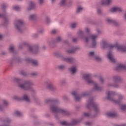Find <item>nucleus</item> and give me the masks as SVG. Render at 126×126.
I'll return each mask as SVG.
<instances>
[{"mask_svg":"<svg viewBox=\"0 0 126 126\" xmlns=\"http://www.w3.org/2000/svg\"><path fill=\"white\" fill-rule=\"evenodd\" d=\"M1 55H2V56H6V55H7V52L5 51H2L1 52Z\"/></svg>","mask_w":126,"mask_h":126,"instance_id":"nucleus-60","label":"nucleus"},{"mask_svg":"<svg viewBox=\"0 0 126 126\" xmlns=\"http://www.w3.org/2000/svg\"><path fill=\"white\" fill-rule=\"evenodd\" d=\"M45 21L47 24H50L51 23V19H50V17H49V16H45Z\"/></svg>","mask_w":126,"mask_h":126,"instance_id":"nucleus-43","label":"nucleus"},{"mask_svg":"<svg viewBox=\"0 0 126 126\" xmlns=\"http://www.w3.org/2000/svg\"><path fill=\"white\" fill-rule=\"evenodd\" d=\"M3 104L4 106H8V102L6 100H3Z\"/></svg>","mask_w":126,"mask_h":126,"instance_id":"nucleus-56","label":"nucleus"},{"mask_svg":"<svg viewBox=\"0 0 126 126\" xmlns=\"http://www.w3.org/2000/svg\"><path fill=\"white\" fill-rule=\"evenodd\" d=\"M77 35L82 40H84L85 43H86L87 44H88V43H89V37H88V36H84V32L82 31L79 30L77 32Z\"/></svg>","mask_w":126,"mask_h":126,"instance_id":"nucleus-12","label":"nucleus"},{"mask_svg":"<svg viewBox=\"0 0 126 126\" xmlns=\"http://www.w3.org/2000/svg\"><path fill=\"white\" fill-rule=\"evenodd\" d=\"M14 9H15V10L18 11L20 9V7L19 6H14Z\"/></svg>","mask_w":126,"mask_h":126,"instance_id":"nucleus-55","label":"nucleus"},{"mask_svg":"<svg viewBox=\"0 0 126 126\" xmlns=\"http://www.w3.org/2000/svg\"><path fill=\"white\" fill-rule=\"evenodd\" d=\"M20 74L21 75H22L23 76H27V73H26L24 71H21L20 72Z\"/></svg>","mask_w":126,"mask_h":126,"instance_id":"nucleus-49","label":"nucleus"},{"mask_svg":"<svg viewBox=\"0 0 126 126\" xmlns=\"http://www.w3.org/2000/svg\"><path fill=\"white\" fill-rule=\"evenodd\" d=\"M79 123V121H78L77 120H73L71 121V122H69L70 126L77 125V124H78Z\"/></svg>","mask_w":126,"mask_h":126,"instance_id":"nucleus-34","label":"nucleus"},{"mask_svg":"<svg viewBox=\"0 0 126 126\" xmlns=\"http://www.w3.org/2000/svg\"><path fill=\"white\" fill-rule=\"evenodd\" d=\"M24 46H28V43H27L26 42H23L21 43L19 45V49H22V48L24 47Z\"/></svg>","mask_w":126,"mask_h":126,"instance_id":"nucleus-39","label":"nucleus"},{"mask_svg":"<svg viewBox=\"0 0 126 126\" xmlns=\"http://www.w3.org/2000/svg\"><path fill=\"white\" fill-rule=\"evenodd\" d=\"M88 55L90 58H93V59L96 56V54H95L94 51L89 52Z\"/></svg>","mask_w":126,"mask_h":126,"instance_id":"nucleus-35","label":"nucleus"},{"mask_svg":"<svg viewBox=\"0 0 126 126\" xmlns=\"http://www.w3.org/2000/svg\"><path fill=\"white\" fill-rule=\"evenodd\" d=\"M38 15L37 14H31L29 16V20L30 21H35Z\"/></svg>","mask_w":126,"mask_h":126,"instance_id":"nucleus-24","label":"nucleus"},{"mask_svg":"<svg viewBox=\"0 0 126 126\" xmlns=\"http://www.w3.org/2000/svg\"><path fill=\"white\" fill-rule=\"evenodd\" d=\"M0 17H2L3 20H4V23L5 24L9 21V19H8V16L6 15V14L3 13V12H2V14H0Z\"/></svg>","mask_w":126,"mask_h":126,"instance_id":"nucleus-22","label":"nucleus"},{"mask_svg":"<svg viewBox=\"0 0 126 126\" xmlns=\"http://www.w3.org/2000/svg\"><path fill=\"white\" fill-rule=\"evenodd\" d=\"M30 6L32 8V9H34L36 7V4L33 1H31L30 2Z\"/></svg>","mask_w":126,"mask_h":126,"instance_id":"nucleus-46","label":"nucleus"},{"mask_svg":"<svg viewBox=\"0 0 126 126\" xmlns=\"http://www.w3.org/2000/svg\"><path fill=\"white\" fill-rule=\"evenodd\" d=\"M14 115L17 117H21V116H22V113L19 111H16L14 112Z\"/></svg>","mask_w":126,"mask_h":126,"instance_id":"nucleus-41","label":"nucleus"},{"mask_svg":"<svg viewBox=\"0 0 126 126\" xmlns=\"http://www.w3.org/2000/svg\"><path fill=\"white\" fill-rule=\"evenodd\" d=\"M123 9L120 7H114L109 10V12L114 13L115 12H122Z\"/></svg>","mask_w":126,"mask_h":126,"instance_id":"nucleus-18","label":"nucleus"},{"mask_svg":"<svg viewBox=\"0 0 126 126\" xmlns=\"http://www.w3.org/2000/svg\"><path fill=\"white\" fill-rule=\"evenodd\" d=\"M32 8L29 5V7L27 8V10L28 11H30L31 10H32Z\"/></svg>","mask_w":126,"mask_h":126,"instance_id":"nucleus-61","label":"nucleus"},{"mask_svg":"<svg viewBox=\"0 0 126 126\" xmlns=\"http://www.w3.org/2000/svg\"><path fill=\"white\" fill-rule=\"evenodd\" d=\"M97 13L98 15H102V10L101 9H98L97 10Z\"/></svg>","mask_w":126,"mask_h":126,"instance_id":"nucleus-53","label":"nucleus"},{"mask_svg":"<svg viewBox=\"0 0 126 126\" xmlns=\"http://www.w3.org/2000/svg\"><path fill=\"white\" fill-rule=\"evenodd\" d=\"M32 37L33 38H38V37H39V34L38 33H34L32 35Z\"/></svg>","mask_w":126,"mask_h":126,"instance_id":"nucleus-59","label":"nucleus"},{"mask_svg":"<svg viewBox=\"0 0 126 126\" xmlns=\"http://www.w3.org/2000/svg\"><path fill=\"white\" fill-rule=\"evenodd\" d=\"M22 100L25 102H27V103H30V102H31L30 96L29 95V94L27 93H25L23 94Z\"/></svg>","mask_w":126,"mask_h":126,"instance_id":"nucleus-17","label":"nucleus"},{"mask_svg":"<svg viewBox=\"0 0 126 126\" xmlns=\"http://www.w3.org/2000/svg\"><path fill=\"white\" fill-rule=\"evenodd\" d=\"M55 41V43H60L61 41H62V37L60 36L56 37V39H54Z\"/></svg>","mask_w":126,"mask_h":126,"instance_id":"nucleus-44","label":"nucleus"},{"mask_svg":"<svg viewBox=\"0 0 126 126\" xmlns=\"http://www.w3.org/2000/svg\"><path fill=\"white\" fill-rule=\"evenodd\" d=\"M52 102L59 103H60V100H59V99L53 98H47L44 100V103L45 104H48V103H52Z\"/></svg>","mask_w":126,"mask_h":126,"instance_id":"nucleus-15","label":"nucleus"},{"mask_svg":"<svg viewBox=\"0 0 126 126\" xmlns=\"http://www.w3.org/2000/svg\"><path fill=\"white\" fill-rule=\"evenodd\" d=\"M37 32L38 33H40V34H43V33L45 32V29H44L43 28H39L37 30Z\"/></svg>","mask_w":126,"mask_h":126,"instance_id":"nucleus-45","label":"nucleus"},{"mask_svg":"<svg viewBox=\"0 0 126 126\" xmlns=\"http://www.w3.org/2000/svg\"><path fill=\"white\" fill-rule=\"evenodd\" d=\"M54 55L56 56V57H57V58H59L61 61L67 63H75L77 62L75 58L71 57H65L64 56H63L62 54L59 52H55Z\"/></svg>","mask_w":126,"mask_h":126,"instance_id":"nucleus-6","label":"nucleus"},{"mask_svg":"<svg viewBox=\"0 0 126 126\" xmlns=\"http://www.w3.org/2000/svg\"><path fill=\"white\" fill-rule=\"evenodd\" d=\"M63 100H67V96L66 95H64L63 96Z\"/></svg>","mask_w":126,"mask_h":126,"instance_id":"nucleus-64","label":"nucleus"},{"mask_svg":"<svg viewBox=\"0 0 126 126\" xmlns=\"http://www.w3.org/2000/svg\"><path fill=\"white\" fill-rule=\"evenodd\" d=\"M120 109L122 112L126 111V104H121L120 105Z\"/></svg>","mask_w":126,"mask_h":126,"instance_id":"nucleus-36","label":"nucleus"},{"mask_svg":"<svg viewBox=\"0 0 126 126\" xmlns=\"http://www.w3.org/2000/svg\"><path fill=\"white\" fill-rule=\"evenodd\" d=\"M0 7L3 10V13L6 14V7H7V4L5 3H3L0 5Z\"/></svg>","mask_w":126,"mask_h":126,"instance_id":"nucleus-29","label":"nucleus"},{"mask_svg":"<svg viewBox=\"0 0 126 126\" xmlns=\"http://www.w3.org/2000/svg\"><path fill=\"white\" fill-rule=\"evenodd\" d=\"M106 116L108 118H117V112H110L106 113Z\"/></svg>","mask_w":126,"mask_h":126,"instance_id":"nucleus-25","label":"nucleus"},{"mask_svg":"<svg viewBox=\"0 0 126 126\" xmlns=\"http://www.w3.org/2000/svg\"><path fill=\"white\" fill-rule=\"evenodd\" d=\"M3 123L5 124H9L10 123H11V120H10L9 118H5L3 120Z\"/></svg>","mask_w":126,"mask_h":126,"instance_id":"nucleus-47","label":"nucleus"},{"mask_svg":"<svg viewBox=\"0 0 126 126\" xmlns=\"http://www.w3.org/2000/svg\"><path fill=\"white\" fill-rule=\"evenodd\" d=\"M24 24V22L21 19H16L14 22V27L19 33H22L23 32L22 26H23Z\"/></svg>","mask_w":126,"mask_h":126,"instance_id":"nucleus-8","label":"nucleus"},{"mask_svg":"<svg viewBox=\"0 0 126 126\" xmlns=\"http://www.w3.org/2000/svg\"><path fill=\"white\" fill-rule=\"evenodd\" d=\"M96 62H101L102 61V58L99 56L95 55L94 58Z\"/></svg>","mask_w":126,"mask_h":126,"instance_id":"nucleus-40","label":"nucleus"},{"mask_svg":"<svg viewBox=\"0 0 126 126\" xmlns=\"http://www.w3.org/2000/svg\"><path fill=\"white\" fill-rule=\"evenodd\" d=\"M109 49H114V48H116L117 49L118 51H120V52H126V47L119 44L109 45Z\"/></svg>","mask_w":126,"mask_h":126,"instance_id":"nucleus-10","label":"nucleus"},{"mask_svg":"<svg viewBox=\"0 0 126 126\" xmlns=\"http://www.w3.org/2000/svg\"><path fill=\"white\" fill-rule=\"evenodd\" d=\"M60 103H52L50 105L49 109L52 113L54 114H57V113H60L62 114L63 116H67L70 115L69 112L66 109L60 107L58 106V105H60Z\"/></svg>","mask_w":126,"mask_h":126,"instance_id":"nucleus-3","label":"nucleus"},{"mask_svg":"<svg viewBox=\"0 0 126 126\" xmlns=\"http://www.w3.org/2000/svg\"><path fill=\"white\" fill-rule=\"evenodd\" d=\"M100 46L103 49H105V48L108 47V41H107L106 39L101 40Z\"/></svg>","mask_w":126,"mask_h":126,"instance_id":"nucleus-27","label":"nucleus"},{"mask_svg":"<svg viewBox=\"0 0 126 126\" xmlns=\"http://www.w3.org/2000/svg\"><path fill=\"white\" fill-rule=\"evenodd\" d=\"M39 46L38 45H35L33 46H29L28 47V50L31 54L32 55H38L39 54Z\"/></svg>","mask_w":126,"mask_h":126,"instance_id":"nucleus-9","label":"nucleus"},{"mask_svg":"<svg viewBox=\"0 0 126 126\" xmlns=\"http://www.w3.org/2000/svg\"><path fill=\"white\" fill-rule=\"evenodd\" d=\"M31 75L32 77H36V76H38V73L37 72H32L31 73Z\"/></svg>","mask_w":126,"mask_h":126,"instance_id":"nucleus-50","label":"nucleus"},{"mask_svg":"<svg viewBox=\"0 0 126 126\" xmlns=\"http://www.w3.org/2000/svg\"><path fill=\"white\" fill-rule=\"evenodd\" d=\"M61 83L62 85L65 84V83H66V80L65 79H63L61 81Z\"/></svg>","mask_w":126,"mask_h":126,"instance_id":"nucleus-54","label":"nucleus"},{"mask_svg":"<svg viewBox=\"0 0 126 126\" xmlns=\"http://www.w3.org/2000/svg\"><path fill=\"white\" fill-rule=\"evenodd\" d=\"M115 95H118L119 98L117 100L114 99L113 96H115ZM106 96L108 100L113 102V103H115V104H121L122 100L125 99V96L124 95L121 94H118L116 92L114 91H107L106 92Z\"/></svg>","mask_w":126,"mask_h":126,"instance_id":"nucleus-5","label":"nucleus"},{"mask_svg":"<svg viewBox=\"0 0 126 126\" xmlns=\"http://www.w3.org/2000/svg\"><path fill=\"white\" fill-rule=\"evenodd\" d=\"M48 44L50 47L53 48V47H55V44L56 43L55 39H51L48 42Z\"/></svg>","mask_w":126,"mask_h":126,"instance_id":"nucleus-31","label":"nucleus"},{"mask_svg":"<svg viewBox=\"0 0 126 126\" xmlns=\"http://www.w3.org/2000/svg\"><path fill=\"white\" fill-rule=\"evenodd\" d=\"M46 84V87L48 89L51 90V91H56L57 87L54 86V85L52 84V82L50 80H47L45 82Z\"/></svg>","mask_w":126,"mask_h":126,"instance_id":"nucleus-13","label":"nucleus"},{"mask_svg":"<svg viewBox=\"0 0 126 126\" xmlns=\"http://www.w3.org/2000/svg\"><path fill=\"white\" fill-rule=\"evenodd\" d=\"M78 24L77 23H72L71 24L70 27L71 29H75L77 27Z\"/></svg>","mask_w":126,"mask_h":126,"instance_id":"nucleus-38","label":"nucleus"},{"mask_svg":"<svg viewBox=\"0 0 126 126\" xmlns=\"http://www.w3.org/2000/svg\"><path fill=\"white\" fill-rule=\"evenodd\" d=\"M68 70L71 72V74H75L76 73V66H73L72 67H70L68 68Z\"/></svg>","mask_w":126,"mask_h":126,"instance_id":"nucleus-28","label":"nucleus"},{"mask_svg":"<svg viewBox=\"0 0 126 126\" xmlns=\"http://www.w3.org/2000/svg\"><path fill=\"white\" fill-rule=\"evenodd\" d=\"M45 125L46 126H55V124L53 123L45 122Z\"/></svg>","mask_w":126,"mask_h":126,"instance_id":"nucleus-52","label":"nucleus"},{"mask_svg":"<svg viewBox=\"0 0 126 126\" xmlns=\"http://www.w3.org/2000/svg\"><path fill=\"white\" fill-rule=\"evenodd\" d=\"M83 9H84V8L82 6H78L77 7L76 13L77 14L81 13L83 11Z\"/></svg>","mask_w":126,"mask_h":126,"instance_id":"nucleus-30","label":"nucleus"},{"mask_svg":"<svg viewBox=\"0 0 126 126\" xmlns=\"http://www.w3.org/2000/svg\"><path fill=\"white\" fill-rule=\"evenodd\" d=\"M106 21L108 24H113L115 26H118L119 25V23L117 21L112 19H106Z\"/></svg>","mask_w":126,"mask_h":126,"instance_id":"nucleus-21","label":"nucleus"},{"mask_svg":"<svg viewBox=\"0 0 126 126\" xmlns=\"http://www.w3.org/2000/svg\"><path fill=\"white\" fill-rule=\"evenodd\" d=\"M13 81L16 83V86L19 89L24 90V91H28V90H30L32 93H36V91L32 88V86H34V83L31 80H26L23 81L22 79L14 78Z\"/></svg>","mask_w":126,"mask_h":126,"instance_id":"nucleus-2","label":"nucleus"},{"mask_svg":"<svg viewBox=\"0 0 126 126\" xmlns=\"http://www.w3.org/2000/svg\"><path fill=\"white\" fill-rule=\"evenodd\" d=\"M108 87H114V88H120V85L118 83H108L107 84Z\"/></svg>","mask_w":126,"mask_h":126,"instance_id":"nucleus-23","label":"nucleus"},{"mask_svg":"<svg viewBox=\"0 0 126 126\" xmlns=\"http://www.w3.org/2000/svg\"><path fill=\"white\" fill-rule=\"evenodd\" d=\"M86 108H87L89 111H91V109H93V114L87 112H84L83 113V116L85 118H95V117H97L98 114L100 113L99 104L94 102V98L93 97H90L89 99L86 104Z\"/></svg>","mask_w":126,"mask_h":126,"instance_id":"nucleus-1","label":"nucleus"},{"mask_svg":"<svg viewBox=\"0 0 126 126\" xmlns=\"http://www.w3.org/2000/svg\"><path fill=\"white\" fill-rule=\"evenodd\" d=\"M97 38H98V35L92 34L90 36V39L91 41V46L92 48H96L97 46Z\"/></svg>","mask_w":126,"mask_h":126,"instance_id":"nucleus-11","label":"nucleus"},{"mask_svg":"<svg viewBox=\"0 0 126 126\" xmlns=\"http://www.w3.org/2000/svg\"><path fill=\"white\" fill-rule=\"evenodd\" d=\"M57 68L59 70H64L66 68V65L65 64H60L57 66Z\"/></svg>","mask_w":126,"mask_h":126,"instance_id":"nucleus-32","label":"nucleus"},{"mask_svg":"<svg viewBox=\"0 0 126 126\" xmlns=\"http://www.w3.org/2000/svg\"><path fill=\"white\" fill-rule=\"evenodd\" d=\"M55 118L56 120H60V116H59L58 114L55 113Z\"/></svg>","mask_w":126,"mask_h":126,"instance_id":"nucleus-57","label":"nucleus"},{"mask_svg":"<svg viewBox=\"0 0 126 126\" xmlns=\"http://www.w3.org/2000/svg\"><path fill=\"white\" fill-rule=\"evenodd\" d=\"M61 124L62 125V126H70L69 122H66V121H63L61 122Z\"/></svg>","mask_w":126,"mask_h":126,"instance_id":"nucleus-42","label":"nucleus"},{"mask_svg":"<svg viewBox=\"0 0 126 126\" xmlns=\"http://www.w3.org/2000/svg\"><path fill=\"white\" fill-rule=\"evenodd\" d=\"M8 51L10 53H12V54H13L15 52V48H14V46H10L8 48Z\"/></svg>","mask_w":126,"mask_h":126,"instance_id":"nucleus-37","label":"nucleus"},{"mask_svg":"<svg viewBox=\"0 0 126 126\" xmlns=\"http://www.w3.org/2000/svg\"><path fill=\"white\" fill-rule=\"evenodd\" d=\"M85 30L86 33H89V32H90V29H89L88 27L85 28Z\"/></svg>","mask_w":126,"mask_h":126,"instance_id":"nucleus-58","label":"nucleus"},{"mask_svg":"<svg viewBox=\"0 0 126 126\" xmlns=\"http://www.w3.org/2000/svg\"><path fill=\"white\" fill-rule=\"evenodd\" d=\"M107 58L111 63H116V59L111 51H109L107 54Z\"/></svg>","mask_w":126,"mask_h":126,"instance_id":"nucleus-16","label":"nucleus"},{"mask_svg":"<svg viewBox=\"0 0 126 126\" xmlns=\"http://www.w3.org/2000/svg\"><path fill=\"white\" fill-rule=\"evenodd\" d=\"M113 2V0H101V4L104 6H109Z\"/></svg>","mask_w":126,"mask_h":126,"instance_id":"nucleus-20","label":"nucleus"},{"mask_svg":"<svg viewBox=\"0 0 126 126\" xmlns=\"http://www.w3.org/2000/svg\"><path fill=\"white\" fill-rule=\"evenodd\" d=\"M116 69H124V70H126V65L120 64L116 67Z\"/></svg>","mask_w":126,"mask_h":126,"instance_id":"nucleus-33","label":"nucleus"},{"mask_svg":"<svg viewBox=\"0 0 126 126\" xmlns=\"http://www.w3.org/2000/svg\"><path fill=\"white\" fill-rule=\"evenodd\" d=\"M112 79L114 81L115 83H117V82H120L121 80H122V77L118 75L113 76L112 77Z\"/></svg>","mask_w":126,"mask_h":126,"instance_id":"nucleus-26","label":"nucleus"},{"mask_svg":"<svg viewBox=\"0 0 126 126\" xmlns=\"http://www.w3.org/2000/svg\"><path fill=\"white\" fill-rule=\"evenodd\" d=\"M66 1H67V0H62L60 2V5H65V4H66Z\"/></svg>","mask_w":126,"mask_h":126,"instance_id":"nucleus-48","label":"nucleus"},{"mask_svg":"<svg viewBox=\"0 0 126 126\" xmlns=\"http://www.w3.org/2000/svg\"><path fill=\"white\" fill-rule=\"evenodd\" d=\"M79 50V47L78 46H75L73 47L70 50H66V52L68 55H70V54H74L76 51H78Z\"/></svg>","mask_w":126,"mask_h":126,"instance_id":"nucleus-19","label":"nucleus"},{"mask_svg":"<svg viewBox=\"0 0 126 126\" xmlns=\"http://www.w3.org/2000/svg\"><path fill=\"white\" fill-rule=\"evenodd\" d=\"M91 93V91L84 92L82 93V94L79 95L78 94L77 92L74 91L72 92L71 95L74 98L75 100L78 102L81 100L82 98H83L84 97H87V96H89Z\"/></svg>","mask_w":126,"mask_h":126,"instance_id":"nucleus-7","label":"nucleus"},{"mask_svg":"<svg viewBox=\"0 0 126 126\" xmlns=\"http://www.w3.org/2000/svg\"><path fill=\"white\" fill-rule=\"evenodd\" d=\"M85 126H91L93 125V122H87L85 123Z\"/></svg>","mask_w":126,"mask_h":126,"instance_id":"nucleus-51","label":"nucleus"},{"mask_svg":"<svg viewBox=\"0 0 126 126\" xmlns=\"http://www.w3.org/2000/svg\"><path fill=\"white\" fill-rule=\"evenodd\" d=\"M92 75L91 73H86L83 75V78L88 84H94L93 91H102L103 87L99 86L98 84L91 78Z\"/></svg>","mask_w":126,"mask_h":126,"instance_id":"nucleus-4","label":"nucleus"},{"mask_svg":"<svg viewBox=\"0 0 126 126\" xmlns=\"http://www.w3.org/2000/svg\"><path fill=\"white\" fill-rule=\"evenodd\" d=\"M52 34H56L57 33V30H53L51 31Z\"/></svg>","mask_w":126,"mask_h":126,"instance_id":"nucleus-62","label":"nucleus"},{"mask_svg":"<svg viewBox=\"0 0 126 126\" xmlns=\"http://www.w3.org/2000/svg\"><path fill=\"white\" fill-rule=\"evenodd\" d=\"M72 41L74 43H76V42H77V38H73Z\"/></svg>","mask_w":126,"mask_h":126,"instance_id":"nucleus-63","label":"nucleus"},{"mask_svg":"<svg viewBox=\"0 0 126 126\" xmlns=\"http://www.w3.org/2000/svg\"><path fill=\"white\" fill-rule=\"evenodd\" d=\"M25 61L26 62H28V63H32L33 66H39V62L36 60H34L30 58H27L25 59Z\"/></svg>","mask_w":126,"mask_h":126,"instance_id":"nucleus-14","label":"nucleus"}]
</instances>
